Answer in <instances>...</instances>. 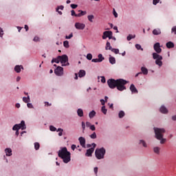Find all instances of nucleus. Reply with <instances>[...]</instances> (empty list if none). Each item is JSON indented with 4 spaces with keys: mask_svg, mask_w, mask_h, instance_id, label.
Listing matches in <instances>:
<instances>
[{
    "mask_svg": "<svg viewBox=\"0 0 176 176\" xmlns=\"http://www.w3.org/2000/svg\"><path fill=\"white\" fill-rule=\"evenodd\" d=\"M154 50L156 52L153 53V60H155V64L156 65H158V67H162L163 65V56L161 55H159V54L162 53V48H160V43H156L154 44Z\"/></svg>",
    "mask_w": 176,
    "mask_h": 176,
    "instance_id": "1",
    "label": "nucleus"
},
{
    "mask_svg": "<svg viewBox=\"0 0 176 176\" xmlns=\"http://www.w3.org/2000/svg\"><path fill=\"white\" fill-rule=\"evenodd\" d=\"M58 156L63 160V163H69L71 162V153L68 151L67 147L60 148L58 152Z\"/></svg>",
    "mask_w": 176,
    "mask_h": 176,
    "instance_id": "2",
    "label": "nucleus"
},
{
    "mask_svg": "<svg viewBox=\"0 0 176 176\" xmlns=\"http://www.w3.org/2000/svg\"><path fill=\"white\" fill-rule=\"evenodd\" d=\"M154 132L155 134V138L160 141V144H164L166 140L163 138V134L166 133V129L163 128L160 129L154 127Z\"/></svg>",
    "mask_w": 176,
    "mask_h": 176,
    "instance_id": "3",
    "label": "nucleus"
},
{
    "mask_svg": "<svg viewBox=\"0 0 176 176\" xmlns=\"http://www.w3.org/2000/svg\"><path fill=\"white\" fill-rule=\"evenodd\" d=\"M105 153H107V150H105V148L104 147L96 148L95 151V155L98 160H101L102 159H104Z\"/></svg>",
    "mask_w": 176,
    "mask_h": 176,
    "instance_id": "4",
    "label": "nucleus"
},
{
    "mask_svg": "<svg viewBox=\"0 0 176 176\" xmlns=\"http://www.w3.org/2000/svg\"><path fill=\"white\" fill-rule=\"evenodd\" d=\"M129 83V81L123 79V78H119L117 79V89L119 90V91H123V90H126V86L125 85H127Z\"/></svg>",
    "mask_w": 176,
    "mask_h": 176,
    "instance_id": "5",
    "label": "nucleus"
},
{
    "mask_svg": "<svg viewBox=\"0 0 176 176\" xmlns=\"http://www.w3.org/2000/svg\"><path fill=\"white\" fill-rule=\"evenodd\" d=\"M58 58L60 64H62V67H67L69 65V63H68V56L65 54L62 56H58Z\"/></svg>",
    "mask_w": 176,
    "mask_h": 176,
    "instance_id": "6",
    "label": "nucleus"
},
{
    "mask_svg": "<svg viewBox=\"0 0 176 176\" xmlns=\"http://www.w3.org/2000/svg\"><path fill=\"white\" fill-rule=\"evenodd\" d=\"M107 85L110 89H116L118 86V80L110 78L107 80Z\"/></svg>",
    "mask_w": 176,
    "mask_h": 176,
    "instance_id": "7",
    "label": "nucleus"
},
{
    "mask_svg": "<svg viewBox=\"0 0 176 176\" xmlns=\"http://www.w3.org/2000/svg\"><path fill=\"white\" fill-rule=\"evenodd\" d=\"M96 146H97V144H96V143H92V147L87 150L85 156L87 157H91V155H93V153L94 152V149H96Z\"/></svg>",
    "mask_w": 176,
    "mask_h": 176,
    "instance_id": "8",
    "label": "nucleus"
},
{
    "mask_svg": "<svg viewBox=\"0 0 176 176\" xmlns=\"http://www.w3.org/2000/svg\"><path fill=\"white\" fill-rule=\"evenodd\" d=\"M54 74H56L57 76H63V75H64V68L61 67V66L57 67L54 70Z\"/></svg>",
    "mask_w": 176,
    "mask_h": 176,
    "instance_id": "9",
    "label": "nucleus"
},
{
    "mask_svg": "<svg viewBox=\"0 0 176 176\" xmlns=\"http://www.w3.org/2000/svg\"><path fill=\"white\" fill-rule=\"evenodd\" d=\"M112 35H113V33L112 32V31H104L103 32V35L102 38L104 40L107 39V38H109V39H111L112 38Z\"/></svg>",
    "mask_w": 176,
    "mask_h": 176,
    "instance_id": "10",
    "label": "nucleus"
},
{
    "mask_svg": "<svg viewBox=\"0 0 176 176\" xmlns=\"http://www.w3.org/2000/svg\"><path fill=\"white\" fill-rule=\"evenodd\" d=\"M74 26L76 30H83L86 28V25L80 22H76Z\"/></svg>",
    "mask_w": 176,
    "mask_h": 176,
    "instance_id": "11",
    "label": "nucleus"
},
{
    "mask_svg": "<svg viewBox=\"0 0 176 176\" xmlns=\"http://www.w3.org/2000/svg\"><path fill=\"white\" fill-rule=\"evenodd\" d=\"M78 141H79L80 144L81 145V146H82V148H86V139H85V138L80 137L78 138Z\"/></svg>",
    "mask_w": 176,
    "mask_h": 176,
    "instance_id": "12",
    "label": "nucleus"
},
{
    "mask_svg": "<svg viewBox=\"0 0 176 176\" xmlns=\"http://www.w3.org/2000/svg\"><path fill=\"white\" fill-rule=\"evenodd\" d=\"M130 90L132 93V94H138V89L135 87V85L134 84H131L130 86Z\"/></svg>",
    "mask_w": 176,
    "mask_h": 176,
    "instance_id": "13",
    "label": "nucleus"
},
{
    "mask_svg": "<svg viewBox=\"0 0 176 176\" xmlns=\"http://www.w3.org/2000/svg\"><path fill=\"white\" fill-rule=\"evenodd\" d=\"M18 127H19V129L21 130H25L27 129V126L25 125V122L24 120H22L20 124H17Z\"/></svg>",
    "mask_w": 176,
    "mask_h": 176,
    "instance_id": "14",
    "label": "nucleus"
},
{
    "mask_svg": "<svg viewBox=\"0 0 176 176\" xmlns=\"http://www.w3.org/2000/svg\"><path fill=\"white\" fill-rule=\"evenodd\" d=\"M21 69H24V67H23V65H16L14 67V71L17 74H20L21 72Z\"/></svg>",
    "mask_w": 176,
    "mask_h": 176,
    "instance_id": "15",
    "label": "nucleus"
},
{
    "mask_svg": "<svg viewBox=\"0 0 176 176\" xmlns=\"http://www.w3.org/2000/svg\"><path fill=\"white\" fill-rule=\"evenodd\" d=\"M160 111L161 112V113H168V109H167V108H166L164 105L161 106V107L160 108Z\"/></svg>",
    "mask_w": 176,
    "mask_h": 176,
    "instance_id": "16",
    "label": "nucleus"
},
{
    "mask_svg": "<svg viewBox=\"0 0 176 176\" xmlns=\"http://www.w3.org/2000/svg\"><path fill=\"white\" fill-rule=\"evenodd\" d=\"M139 145H140L143 148H148V144H146V142H145V140H139Z\"/></svg>",
    "mask_w": 176,
    "mask_h": 176,
    "instance_id": "17",
    "label": "nucleus"
},
{
    "mask_svg": "<svg viewBox=\"0 0 176 176\" xmlns=\"http://www.w3.org/2000/svg\"><path fill=\"white\" fill-rule=\"evenodd\" d=\"M109 61L110 64H112V65H113V64H116V59L111 55H109Z\"/></svg>",
    "mask_w": 176,
    "mask_h": 176,
    "instance_id": "18",
    "label": "nucleus"
},
{
    "mask_svg": "<svg viewBox=\"0 0 176 176\" xmlns=\"http://www.w3.org/2000/svg\"><path fill=\"white\" fill-rule=\"evenodd\" d=\"M5 153H6V156H12V148H6L5 149Z\"/></svg>",
    "mask_w": 176,
    "mask_h": 176,
    "instance_id": "19",
    "label": "nucleus"
},
{
    "mask_svg": "<svg viewBox=\"0 0 176 176\" xmlns=\"http://www.w3.org/2000/svg\"><path fill=\"white\" fill-rule=\"evenodd\" d=\"M160 34H162V30H160V29H159V28L154 29L153 30V35H160Z\"/></svg>",
    "mask_w": 176,
    "mask_h": 176,
    "instance_id": "20",
    "label": "nucleus"
},
{
    "mask_svg": "<svg viewBox=\"0 0 176 176\" xmlns=\"http://www.w3.org/2000/svg\"><path fill=\"white\" fill-rule=\"evenodd\" d=\"M60 10H64V7L63 6H59L58 8L56 9V12H58V14H63V12Z\"/></svg>",
    "mask_w": 176,
    "mask_h": 176,
    "instance_id": "21",
    "label": "nucleus"
},
{
    "mask_svg": "<svg viewBox=\"0 0 176 176\" xmlns=\"http://www.w3.org/2000/svg\"><path fill=\"white\" fill-rule=\"evenodd\" d=\"M153 152L156 153V155H160V147L155 146L153 147Z\"/></svg>",
    "mask_w": 176,
    "mask_h": 176,
    "instance_id": "22",
    "label": "nucleus"
},
{
    "mask_svg": "<svg viewBox=\"0 0 176 176\" xmlns=\"http://www.w3.org/2000/svg\"><path fill=\"white\" fill-rule=\"evenodd\" d=\"M80 13L77 14L76 15V17H82V16H85L87 12L86 11H82V10H78Z\"/></svg>",
    "mask_w": 176,
    "mask_h": 176,
    "instance_id": "23",
    "label": "nucleus"
},
{
    "mask_svg": "<svg viewBox=\"0 0 176 176\" xmlns=\"http://www.w3.org/2000/svg\"><path fill=\"white\" fill-rule=\"evenodd\" d=\"M141 74H143V75H147L148 74V69L145 67H141Z\"/></svg>",
    "mask_w": 176,
    "mask_h": 176,
    "instance_id": "24",
    "label": "nucleus"
},
{
    "mask_svg": "<svg viewBox=\"0 0 176 176\" xmlns=\"http://www.w3.org/2000/svg\"><path fill=\"white\" fill-rule=\"evenodd\" d=\"M77 114H78V116H79V118H83V109H78Z\"/></svg>",
    "mask_w": 176,
    "mask_h": 176,
    "instance_id": "25",
    "label": "nucleus"
},
{
    "mask_svg": "<svg viewBox=\"0 0 176 176\" xmlns=\"http://www.w3.org/2000/svg\"><path fill=\"white\" fill-rule=\"evenodd\" d=\"M86 76V72L85 70H80L78 72L79 78H83V76Z\"/></svg>",
    "mask_w": 176,
    "mask_h": 176,
    "instance_id": "26",
    "label": "nucleus"
},
{
    "mask_svg": "<svg viewBox=\"0 0 176 176\" xmlns=\"http://www.w3.org/2000/svg\"><path fill=\"white\" fill-rule=\"evenodd\" d=\"M87 19L89 23H94V15L93 14H89L87 16Z\"/></svg>",
    "mask_w": 176,
    "mask_h": 176,
    "instance_id": "27",
    "label": "nucleus"
},
{
    "mask_svg": "<svg viewBox=\"0 0 176 176\" xmlns=\"http://www.w3.org/2000/svg\"><path fill=\"white\" fill-rule=\"evenodd\" d=\"M112 46H111V43L109 41H107L105 50H111Z\"/></svg>",
    "mask_w": 176,
    "mask_h": 176,
    "instance_id": "28",
    "label": "nucleus"
},
{
    "mask_svg": "<svg viewBox=\"0 0 176 176\" xmlns=\"http://www.w3.org/2000/svg\"><path fill=\"white\" fill-rule=\"evenodd\" d=\"M166 47H168V49H172V47H174V43L171 41L166 43Z\"/></svg>",
    "mask_w": 176,
    "mask_h": 176,
    "instance_id": "29",
    "label": "nucleus"
},
{
    "mask_svg": "<svg viewBox=\"0 0 176 176\" xmlns=\"http://www.w3.org/2000/svg\"><path fill=\"white\" fill-rule=\"evenodd\" d=\"M94 116H96V111L94 110H92L89 113V118L90 119H93V118H94Z\"/></svg>",
    "mask_w": 176,
    "mask_h": 176,
    "instance_id": "30",
    "label": "nucleus"
},
{
    "mask_svg": "<svg viewBox=\"0 0 176 176\" xmlns=\"http://www.w3.org/2000/svg\"><path fill=\"white\" fill-rule=\"evenodd\" d=\"M98 60H99V63H102V61H104V60H105V58H104V56H102V54H99L98 55Z\"/></svg>",
    "mask_w": 176,
    "mask_h": 176,
    "instance_id": "31",
    "label": "nucleus"
},
{
    "mask_svg": "<svg viewBox=\"0 0 176 176\" xmlns=\"http://www.w3.org/2000/svg\"><path fill=\"white\" fill-rule=\"evenodd\" d=\"M23 102H25L26 104L29 103L30 101H31V100L30 98V96H28V97H23Z\"/></svg>",
    "mask_w": 176,
    "mask_h": 176,
    "instance_id": "32",
    "label": "nucleus"
},
{
    "mask_svg": "<svg viewBox=\"0 0 176 176\" xmlns=\"http://www.w3.org/2000/svg\"><path fill=\"white\" fill-rule=\"evenodd\" d=\"M51 63L52 64H53V63H56V64H58V63H60V58H58V56H57V58H53Z\"/></svg>",
    "mask_w": 176,
    "mask_h": 176,
    "instance_id": "33",
    "label": "nucleus"
},
{
    "mask_svg": "<svg viewBox=\"0 0 176 176\" xmlns=\"http://www.w3.org/2000/svg\"><path fill=\"white\" fill-rule=\"evenodd\" d=\"M135 38V34H129L126 37L127 41H131V39H134Z\"/></svg>",
    "mask_w": 176,
    "mask_h": 176,
    "instance_id": "34",
    "label": "nucleus"
},
{
    "mask_svg": "<svg viewBox=\"0 0 176 176\" xmlns=\"http://www.w3.org/2000/svg\"><path fill=\"white\" fill-rule=\"evenodd\" d=\"M101 111L102 112V113H104V115H107V112H108V110L107 109V108H105V106H102L101 108Z\"/></svg>",
    "mask_w": 176,
    "mask_h": 176,
    "instance_id": "35",
    "label": "nucleus"
},
{
    "mask_svg": "<svg viewBox=\"0 0 176 176\" xmlns=\"http://www.w3.org/2000/svg\"><path fill=\"white\" fill-rule=\"evenodd\" d=\"M89 137L90 138H91V140H96V138H97V133H96V132H94L89 135Z\"/></svg>",
    "mask_w": 176,
    "mask_h": 176,
    "instance_id": "36",
    "label": "nucleus"
},
{
    "mask_svg": "<svg viewBox=\"0 0 176 176\" xmlns=\"http://www.w3.org/2000/svg\"><path fill=\"white\" fill-rule=\"evenodd\" d=\"M57 132L59 131L58 133V135L59 137H61L63 135V131H64V129H61V128H58L57 130H56Z\"/></svg>",
    "mask_w": 176,
    "mask_h": 176,
    "instance_id": "37",
    "label": "nucleus"
},
{
    "mask_svg": "<svg viewBox=\"0 0 176 176\" xmlns=\"http://www.w3.org/2000/svg\"><path fill=\"white\" fill-rule=\"evenodd\" d=\"M12 130H13V131H17L20 130V128H19V125H17V124H16L15 125L13 126Z\"/></svg>",
    "mask_w": 176,
    "mask_h": 176,
    "instance_id": "38",
    "label": "nucleus"
},
{
    "mask_svg": "<svg viewBox=\"0 0 176 176\" xmlns=\"http://www.w3.org/2000/svg\"><path fill=\"white\" fill-rule=\"evenodd\" d=\"M125 113L124 111H120L118 113V116L120 118V119H122V118H123L124 116Z\"/></svg>",
    "mask_w": 176,
    "mask_h": 176,
    "instance_id": "39",
    "label": "nucleus"
},
{
    "mask_svg": "<svg viewBox=\"0 0 176 176\" xmlns=\"http://www.w3.org/2000/svg\"><path fill=\"white\" fill-rule=\"evenodd\" d=\"M39 148H41V145L39 144V143L35 142L34 143V149L36 151H38L39 149Z\"/></svg>",
    "mask_w": 176,
    "mask_h": 176,
    "instance_id": "40",
    "label": "nucleus"
},
{
    "mask_svg": "<svg viewBox=\"0 0 176 176\" xmlns=\"http://www.w3.org/2000/svg\"><path fill=\"white\" fill-rule=\"evenodd\" d=\"M100 78H101V82L102 83H105L107 82V80H105L104 76H98V80H100Z\"/></svg>",
    "mask_w": 176,
    "mask_h": 176,
    "instance_id": "41",
    "label": "nucleus"
},
{
    "mask_svg": "<svg viewBox=\"0 0 176 176\" xmlns=\"http://www.w3.org/2000/svg\"><path fill=\"white\" fill-rule=\"evenodd\" d=\"M135 46L137 50H142V52L144 51V48H142V47H141V45H140V44H136Z\"/></svg>",
    "mask_w": 176,
    "mask_h": 176,
    "instance_id": "42",
    "label": "nucleus"
},
{
    "mask_svg": "<svg viewBox=\"0 0 176 176\" xmlns=\"http://www.w3.org/2000/svg\"><path fill=\"white\" fill-rule=\"evenodd\" d=\"M111 51L115 54H119V49L111 48Z\"/></svg>",
    "mask_w": 176,
    "mask_h": 176,
    "instance_id": "43",
    "label": "nucleus"
},
{
    "mask_svg": "<svg viewBox=\"0 0 176 176\" xmlns=\"http://www.w3.org/2000/svg\"><path fill=\"white\" fill-rule=\"evenodd\" d=\"M50 131H57V128L55 127L54 126H50Z\"/></svg>",
    "mask_w": 176,
    "mask_h": 176,
    "instance_id": "44",
    "label": "nucleus"
},
{
    "mask_svg": "<svg viewBox=\"0 0 176 176\" xmlns=\"http://www.w3.org/2000/svg\"><path fill=\"white\" fill-rule=\"evenodd\" d=\"M63 45L65 46V47L68 48L69 47V43L68 42V41H65L63 42Z\"/></svg>",
    "mask_w": 176,
    "mask_h": 176,
    "instance_id": "45",
    "label": "nucleus"
},
{
    "mask_svg": "<svg viewBox=\"0 0 176 176\" xmlns=\"http://www.w3.org/2000/svg\"><path fill=\"white\" fill-rule=\"evenodd\" d=\"M81 126H82V131H85V130H86V124L85 123V122H81Z\"/></svg>",
    "mask_w": 176,
    "mask_h": 176,
    "instance_id": "46",
    "label": "nucleus"
},
{
    "mask_svg": "<svg viewBox=\"0 0 176 176\" xmlns=\"http://www.w3.org/2000/svg\"><path fill=\"white\" fill-rule=\"evenodd\" d=\"M93 58V55L91 54H87V60H91Z\"/></svg>",
    "mask_w": 176,
    "mask_h": 176,
    "instance_id": "47",
    "label": "nucleus"
},
{
    "mask_svg": "<svg viewBox=\"0 0 176 176\" xmlns=\"http://www.w3.org/2000/svg\"><path fill=\"white\" fill-rule=\"evenodd\" d=\"M113 14L116 19H118V12H116L115 8L113 9Z\"/></svg>",
    "mask_w": 176,
    "mask_h": 176,
    "instance_id": "48",
    "label": "nucleus"
},
{
    "mask_svg": "<svg viewBox=\"0 0 176 176\" xmlns=\"http://www.w3.org/2000/svg\"><path fill=\"white\" fill-rule=\"evenodd\" d=\"M3 29H2L1 28H0V38H3Z\"/></svg>",
    "mask_w": 176,
    "mask_h": 176,
    "instance_id": "49",
    "label": "nucleus"
},
{
    "mask_svg": "<svg viewBox=\"0 0 176 176\" xmlns=\"http://www.w3.org/2000/svg\"><path fill=\"white\" fill-rule=\"evenodd\" d=\"M27 107L31 109H34V105H32V103H28Z\"/></svg>",
    "mask_w": 176,
    "mask_h": 176,
    "instance_id": "50",
    "label": "nucleus"
},
{
    "mask_svg": "<svg viewBox=\"0 0 176 176\" xmlns=\"http://www.w3.org/2000/svg\"><path fill=\"white\" fill-rule=\"evenodd\" d=\"M89 129L91 130V131H96V126L94 125L90 126Z\"/></svg>",
    "mask_w": 176,
    "mask_h": 176,
    "instance_id": "51",
    "label": "nucleus"
},
{
    "mask_svg": "<svg viewBox=\"0 0 176 176\" xmlns=\"http://www.w3.org/2000/svg\"><path fill=\"white\" fill-rule=\"evenodd\" d=\"M171 32L172 33L173 32L175 35H176V26H174L173 28H172Z\"/></svg>",
    "mask_w": 176,
    "mask_h": 176,
    "instance_id": "52",
    "label": "nucleus"
},
{
    "mask_svg": "<svg viewBox=\"0 0 176 176\" xmlns=\"http://www.w3.org/2000/svg\"><path fill=\"white\" fill-rule=\"evenodd\" d=\"M72 36H74V34L72 33H71L69 36H66L65 38L66 39H71V38H72Z\"/></svg>",
    "mask_w": 176,
    "mask_h": 176,
    "instance_id": "53",
    "label": "nucleus"
},
{
    "mask_svg": "<svg viewBox=\"0 0 176 176\" xmlns=\"http://www.w3.org/2000/svg\"><path fill=\"white\" fill-rule=\"evenodd\" d=\"M160 2V0H153V5H157Z\"/></svg>",
    "mask_w": 176,
    "mask_h": 176,
    "instance_id": "54",
    "label": "nucleus"
},
{
    "mask_svg": "<svg viewBox=\"0 0 176 176\" xmlns=\"http://www.w3.org/2000/svg\"><path fill=\"white\" fill-rule=\"evenodd\" d=\"M70 6L72 9H76V8H78V5L76 4H71Z\"/></svg>",
    "mask_w": 176,
    "mask_h": 176,
    "instance_id": "55",
    "label": "nucleus"
},
{
    "mask_svg": "<svg viewBox=\"0 0 176 176\" xmlns=\"http://www.w3.org/2000/svg\"><path fill=\"white\" fill-rule=\"evenodd\" d=\"M34 42H39L40 39L39 37L35 36L33 39Z\"/></svg>",
    "mask_w": 176,
    "mask_h": 176,
    "instance_id": "56",
    "label": "nucleus"
},
{
    "mask_svg": "<svg viewBox=\"0 0 176 176\" xmlns=\"http://www.w3.org/2000/svg\"><path fill=\"white\" fill-rule=\"evenodd\" d=\"M91 62L92 63H100L99 60H98V58H94L91 60Z\"/></svg>",
    "mask_w": 176,
    "mask_h": 176,
    "instance_id": "57",
    "label": "nucleus"
},
{
    "mask_svg": "<svg viewBox=\"0 0 176 176\" xmlns=\"http://www.w3.org/2000/svg\"><path fill=\"white\" fill-rule=\"evenodd\" d=\"M72 13V16H75V17H76V15H78V14L75 13V10H72L71 11Z\"/></svg>",
    "mask_w": 176,
    "mask_h": 176,
    "instance_id": "58",
    "label": "nucleus"
},
{
    "mask_svg": "<svg viewBox=\"0 0 176 176\" xmlns=\"http://www.w3.org/2000/svg\"><path fill=\"white\" fill-rule=\"evenodd\" d=\"M94 171L96 175H97V173H98V167H95L94 168Z\"/></svg>",
    "mask_w": 176,
    "mask_h": 176,
    "instance_id": "59",
    "label": "nucleus"
},
{
    "mask_svg": "<svg viewBox=\"0 0 176 176\" xmlns=\"http://www.w3.org/2000/svg\"><path fill=\"white\" fill-rule=\"evenodd\" d=\"M100 102H101L102 105H103V107H105V100L101 99Z\"/></svg>",
    "mask_w": 176,
    "mask_h": 176,
    "instance_id": "60",
    "label": "nucleus"
},
{
    "mask_svg": "<svg viewBox=\"0 0 176 176\" xmlns=\"http://www.w3.org/2000/svg\"><path fill=\"white\" fill-rule=\"evenodd\" d=\"M90 126H91V123H90V122H86V126L90 127Z\"/></svg>",
    "mask_w": 176,
    "mask_h": 176,
    "instance_id": "61",
    "label": "nucleus"
},
{
    "mask_svg": "<svg viewBox=\"0 0 176 176\" xmlns=\"http://www.w3.org/2000/svg\"><path fill=\"white\" fill-rule=\"evenodd\" d=\"M72 151H75V149H76V145L72 144Z\"/></svg>",
    "mask_w": 176,
    "mask_h": 176,
    "instance_id": "62",
    "label": "nucleus"
},
{
    "mask_svg": "<svg viewBox=\"0 0 176 176\" xmlns=\"http://www.w3.org/2000/svg\"><path fill=\"white\" fill-rule=\"evenodd\" d=\"M45 107H50V106H52V104L49 103L48 102H45Z\"/></svg>",
    "mask_w": 176,
    "mask_h": 176,
    "instance_id": "63",
    "label": "nucleus"
},
{
    "mask_svg": "<svg viewBox=\"0 0 176 176\" xmlns=\"http://www.w3.org/2000/svg\"><path fill=\"white\" fill-rule=\"evenodd\" d=\"M172 120H173L174 122H176V115L172 116Z\"/></svg>",
    "mask_w": 176,
    "mask_h": 176,
    "instance_id": "64",
    "label": "nucleus"
}]
</instances>
